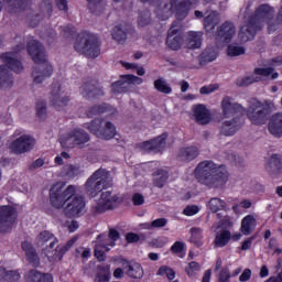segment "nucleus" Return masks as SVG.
<instances>
[{
	"mask_svg": "<svg viewBox=\"0 0 282 282\" xmlns=\"http://www.w3.org/2000/svg\"><path fill=\"white\" fill-rule=\"evenodd\" d=\"M194 173L199 184L208 188H221L228 183V170L224 165L217 167L213 161H202Z\"/></svg>",
	"mask_w": 282,
	"mask_h": 282,
	"instance_id": "obj_1",
	"label": "nucleus"
},
{
	"mask_svg": "<svg viewBox=\"0 0 282 282\" xmlns=\"http://www.w3.org/2000/svg\"><path fill=\"white\" fill-rule=\"evenodd\" d=\"M26 51L33 63L39 65L33 68V82L36 85H41L45 78H50L52 74H54V66L47 62L45 46H43V44L37 40H29Z\"/></svg>",
	"mask_w": 282,
	"mask_h": 282,
	"instance_id": "obj_2",
	"label": "nucleus"
},
{
	"mask_svg": "<svg viewBox=\"0 0 282 282\" xmlns=\"http://www.w3.org/2000/svg\"><path fill=\"white\" fill-rule=\"evenodd\" d=\"M274 15V9L269 4H261L253 14L248 18L247 24L241 26L238 36L242 43L254 40L257 33L263 30V23Z\"/></svg>",
	"mask_w": 282,
	"mask_h": 282,
	"instance_id": "obj_3",
	"label": "nucleus"
},
{
	"mask_svg": "<svg viewBox=\"0 0 282 282\" xmlns=\"http://www.w3.org/2000/svg\"><path fill=\"white\" fill-rule=\"evenodd\" d=\"M74 50L86 58H98L100 56V40L88 31H82L74 43Z\"/></svg>",
	"mask_w": 282,
	"mask_h": 282,
	"instance_id": "obj_4",
	"label": "nucleus"
},
{
	"mask_svg": "<svg viewBox=\"0 0 282 282\" xmlns=\"http://www.w3.org/2000/svg\"><path fill=\"white\" fill-rule=\"evenodd\" d=\"M0 61L4 65L0 66V85L1 87H12L14 85V77L11 72L21 74L23 72V63L12 56V53H2Z\"/></svg>",
	"mask_w": 282,
	"mask_h": 282,
	"instance_id": "obj_5",
	"label": "nucleus"
},
{
	"mask_svg": "<svg viewBox=\"0 0 282 282\" xmlns=\"http://www.w3.org/2000/svg\"><path fill=\"white\" fill-rule=\"evenodd\" d=\"M85 186L88 197H96L99 193L106 191V188H111L113 186V180H111V175L107 170L98 169L89 176Z\"/></svg>",
	"mask_w": 282,
	"mask_h": 282,
	"instance_id": "obj_6",
	"label": "nucleus"
},
{
	"mask_svg": "<svg viewBox=\"0 0 282 282\" xmlns=\"http://www.w3.org/2000/svg\"><path fill=\"white\" fill-rule=\"evenodd\" d=\"M269 113H272V102L268 100L261 101L257 98L249 100L247 117L252 124H257L258 127L265 124Z\"/></svg>",
	"mask_w": 282,
	"mask_h": 282,
	"instance_id": "obj_7",
	"label": "nucleus"
},
{
	"mask_svg": "<svg viewBox=\"0 0 282 282\" xmlns=\"http://www.w3.org/2000/svg\"><path fill=\"white\" fill-rule=\"evenodd\" d=\"M76 195V186L68 185L66 188L61 183L54 184L50 189V202L53 208L61 210L72 197Z\"/></svg>",
	"mask_w": 282,
	"mask_h": 282,
	"instance_id": "obj_8",
	"label": "nucleus"
},
{
	"mask_svg": "<svg viewBox=\"0 0 282 282\" xmlns=\"http://www.w3.org/2000/svg\"><path fill=\"white\" fill-rule=\"evenodd\" d=\"M102 124H105V127H102ZM85 128L101 140H111L116 138V126L111 121L105 123V119L102 118H98L93 120L90 123H86Z\"/></svg>",
	"mask_w": 282,
	"mask_h": 282,
	"instance_id": "obj_9",
	"label": "nucleus"
},
{
	"mask_svg": "<svg viewBox=\"0 0 282 282\" xmlns=\"http://www.w3.org/2000/svg\"><path fill=\"white\" fill-rule=\"evenodd\" d=\"M70 100L69 94L63 90V86L58 82L52 84L50 102L56 111H63V108L67 107Z\"/></svg>",
	"mask_w": 282,
	"mask_h": 282,
	"instance_id": "obj_10",
	"label": "nucleus"
},
{
	"mask_svg": "<svg viewBox=\"0 0 282 282\" xmlns=\"http://www.w3.org/2000/svg\"><path fill=\"white\" fill-rule=\"evenodd\" d=\"M199 0H170L171 11L175 14L177 21H184L193 6H197Z\"/></svg>",
	"mask_w": 282,
	"mask_h": 282,
	"instance_id": "obj_11",
	"label": "nucleus"
},
{
	"mask_svg": "<svg viewBox=\"0 0 282 282\" xmlns=\"http://www.w3.org/2000/svg\"><path fill=\"white\" fill-rule=\"evenodd\" d=\"M17 221V209L10 205L0 206V232H10Z\"/></svg>",
	"mask_w": 282,
	"mask_h": 282,
	"instance_id": "obj_12",
	"label": "nucleus"
},
{
	"mask_svg": "<svg viewBox=\"0 0 282 282\" xmlns=\"http://www.w3.org/2000/svg\"><path fill=\"white\" fill-rule=\"evenodd\" d=\"M130 85H142V77L135 75H121V79L111 84L112 94H127L131 89Z\"/></svg>",
	"mask_w": 282,
	"mask_h": 282,
	"instance_id": "obj_13",
	"label": "nucleus"
},
{
	"mask_svg": "<svg viewBox=\"0 0 282 282\" xmlns=\"http://www.w3.org/2000/svg\"><path fill=\"white\" fill-rule=\"evenodd\" d=\"M37 243L40 246H45V243L50 242V246L44 248L42 250L43 254L48 259V261H52L54 258V252L56 250V243H58V238L54 237V234H52L50 230H43L37 236Z\"/></svg>",
	"mask_w": 282,
	"mask_h": 282,
	"instance_id": "obj_14",
	"label": "nucleus"
},
{
	"mask_svg": "<svg viewBox=\"0 0 282 282\" xmlns=\"http://www.w3.org/2000/svg\"><path fill=\"white\" fill-rule=\"evenodd\" d=\"M221 113L224 118H235L238 113H246V108L230 96H225L220 102Z\"/></svg>",
	"mask_w": 282,
	"mask_h": 282,
	"instance_id": "obj_15",
	"label": "nucleus"
},
{
	"mask_svg": "<svg viewBox=\"0 0 282 282\" xmlns=\"http://www.w3.org/2000/svg\"><path fill=\"white\" fill-rule=\"evenodd\" d=\"M35 144L36 140H34L32 135L22 134L11 143L10 149L17 155H21L32 151Z\"/></svg>",
	"mask_w": 282,
	"mask_h": 282,
	"instance_id": "obj_16",
	"label": "nucleus"
},
{
	"mask_svg": "<svg viewBox=\"0 0 282 282\" xmlns=\"http://www.w3.org/2000/svg\"><path fill=\"white\" fill-rule=\"evenodd\" d=\"M166 140H169V132H163L150 141H144L141 147L148 153H164L166 150Z\"/></svg>",
	"mask_w": 282,
	"mask_h": 282,
	"instance_id": "obj_17",
	"label": "nucleus"
},
{
	"mask_svg": "<svg viewBox=\"0 0 282 282\" xmlns=\"http://www.w3.org/2000/svg\"><path fill=\"white\" fill-rule=\"evenodd\" d=\"M85 198L75 194L64 208V213L66 217H78L85 210Z\"/></svg>",
	"mask_w": 282,
	"mask_h": 282,
	"instance_id": "obj_18",
	"label": "nucleus"
},
{
	"mask_svg": "<svg viewBox=\"0 0 282 282\" xmlns=\"http://www.w3.org/2000/svg\"><path fill=\"white\" fill-rule=\"evenodd\" d=\"M113 208L115 206L111 205V192L108 191L101 193L100 199L90 208V213L96 217L107 213V210H113Z\"/></svg>",
	"mask_w": 282,
	"mask_h": 282,
	"instance_id": "obj_19",
	"label": "nucleus"
},
{
	"mask_svg": "<svg viewBox=\"0 0 282 282\" xmlns=\"http://www.w3.org/2000/svg\"><path fill=\"white\" fill-rule=\"evenodd\" d=\"M192 110L194 120L197 124H202L204 127L206 124H209V122L213 120V117L210 116V110H208V108H206V105L204 104L194 105Z\"/></svg>",
	"mask_w": 282,
	"mask_h": 282,
	"instance_id": "obj_20",
	"label": "nucleus"
},
{
	"mask_svg": "<svg viewBox=\"0 0 282 282\" xmlns=\"http://www.w3.org/2000/svg\"><path fill=\"white\" fill-rule=\"evenodd\" d=\"M121 264L127 276H129L130 279H142V276H144V269L139 262L122 259Z\"/></svg>",
	"mask_w": 282,
	"mask_h": 282,
	"instance_id": "obj_21",
	"label": "nucleus"
},
{
	"mask_svg": "<svg viewBox=\"0 0 282 282\" xmlns=\"http://www.w3.org/2000/svg\"><path fill=\"white\" fill-rule=\"evenodd\" d=\"M236 32L237 29L235 28V23L226 21L218 26L216 31V39H219V41H223L224 43H230Z\"/></svg>",
	"mask_w": 282,
	"mask_h": 282,
	"instance_id": "obj_22",
	"label": "nucleus"
},
{
	"mask_svg": "<svg viewBox=\"0 0 282 282\" xmlns=\"http://www.w3.org/2000/svg\"><path fill=\"white\" fill-rule=\"evenodd\" d=\"M135 29L129 23H121L112 29L111 36L117 43H126L128 34H133Z\"/></svg>",
	"mask_w": 282,
	"mask_h": 282,
	"instance_id": "obj_23",
	"label": "nucleus"
},
{
	"mask_svg": "<svg viewBox=\"0 0 282 282\" xmlns=\"http://www.w3.org/2000/svg\"><path fill=\"white\" fill-rule=\"evenodd\" d=\"M21 248L25 254L28 263L33 268H39V265H41V258L39 257V253L36 252V249L32 242L22 241Z\"/></svg>",
	"mask_w": 282,
	"mask_h": 282,
	"instance_id": "obj_24",
	"label": "nucleus"
},
{
	"mask_svg": "<svg viewBox=\"0 0 282 282\" xmlns=\"http://www.w3.org/2000/svg\"><path fill=\"white\" fill-rule=\"evenodd\" d=\"M69 140H72L76 147H83V144H87L91 138L87 131L80 128H75L67 134L65 142H69Z\"/></svg>",
	"mask_w": 282,
	"mask_h": 282,
	"instance_id": "obj_25",
	"label": "nucleus"
},
{
	"mask_svg": "<svg viewBox=\"0 0 282 282\" xmlns=\"http://www.w3.org/2000/svg\"><path fill=\"white\" fill-rule=\"evenodd\" d=\"M82 95L84 98H100V96H105V91L96 80H90L82 86Z\"/></svg>",
	"mask_w": 282,
	"mask_h": 282,
	"instance_id": "obj_26",
	"label": "nucleus"
},
{
	"mask_svg": "<svg viewBox=\"0 0 282 282\" xmlns=\"http://www.w3.org/2000/svg\"><path fill=\"white\" fill-rule=\"evenodd\" d=\"M241 129V122L239 118L234 117L231 120L224 121L220 126L219 133L226 138L235 135Z\"/></svg>",
	"mask_w": 282,
	"mask_h": 282,
	"instance_id": "obj_27",
	"label": "nucleus"
},
{
	"mask_svg": "<svg viewBox=\"0 0 282 282\" xmlns=\"http://www.w3.org/2000/svg\"><path fill=\"white\" fill-rule=\"evenodd\" d=\"M177 30L175 24H173L167 31L166 45L170 50L177 52L182 47V42L184 41L182 35H177Z\"/></svg>",
	"mask_w": 282,
	"mask_h": 282,
	"instance_id": "obj_28",
	"label": "nucleus"
},
{
	"mask_svg": "<svg viewBox=\"0 0 282 282\" xmlns=\"http://www.w3.org/2000/svg\"><path fill=\"white\" fill-rule=\"evenodd\" d=\"M26 282H54L52 273H43L36 269H31L24 275Z\"/></svg>",
	"mask_w": 282,
	"mask_h": 282,
	"instance_id": "obj_29",
	"label": "nucleus"
},
{
	"mask_svg": "<svg viewBox=\"0 0 282 282\" xmlns=\"http://www.w3.org/2000/svg\"><path fill=\"white\" fill-rule=\"evenodd\" d=\"M199 156V148L195 145L181 148L178 151V160L181 162H193Z\"/></svg>",
	"mask_w": 282,
	"mask_h": 282,
	"instance_id": "obj_30",
	"label": "nucleus"
},
{
	"mask_svg": "<svg viewBox=\"0 0 282 282\" xmlns=\"http://www.w3.org/2000/svg\"><path fill=\"white\" fill-rule=\"evenodd\" d=\"M31 1L32 0H4V3H7L6 10L9 14H17V12L26 10Z\"/></svg>",
	"mask_w": 282,
	"mask_h": 282,
	"instance_id": "obj_31",
	"label": "nucleus"
},
{
	"mask_svg": "<svg viewBox=\"0 0 282 282\" xmlns=\"http://www.w3.org/2000/svg\"><path fill=\"white\" fill-rule=\"evenodd\" d=\"M269 133L275 138H281L282 135V113L278 112L273 115L269 122Z\"/></svg>",
	"mask_w": 282,
	"mask_h": 282,
	"instance_id": "obj_32",
	"label": "nucleus"
},
{
	"mask_svg": "<svg viewBox=\"0 0 282 282\" xmlns=\"http://www.w3.org/2000/svg\"><path fill=\"white\" fill-rule=\"evenodd\" d=\"M76 241H77L76 238H72L65 243V246L63 247L57 246L53 253L52 261H63V257H65V253L69 252V250L74 248V243H76Z\"/></svg>",
	"mask_w": 282,
	"mask_h": 282,
	"instance_id": "obj_33",
	"label": "nucleus"
},
{
	"mask_svg": "<svg viewBox=\"0 0 282 282\" xmlns=\"http://www.w3.org/2000/svg\"><path fill=\"white\" fill-rule=\"evenodd\" d=\"M203 41H204L203 32L191 31L188 33V39H187L188 50H199V47H202Z\"/></svg>",
	"mask_w": 282,
	"mask_h": 282,
	"instance_id": "obj_34",
	"label": "nucleus"
},
{
	"mask_svg": "<svg viewBox=\"0 0 282 282\" xmlns=\"http://www.w3.org/2000/svg\"><path fill=\"white\" fill-rule=\"evenodd\" d=\"M169 182V171L164 169H158L153 172V184L156 188H164Z\"/></svg>",
	"mask_w": 282,
	"mask_h": 282,
	"instance_id": "obj_35",
	"label": "nucleus"
},
{
	"mask_svg": "<svg viewBox=\"0 0 282 282\" xmlns=\"http://www.w3.org/2000/svg\"><path fill=\"white\" fill-rule=\"evenodd\" d=\"M270 167L275 170H269L271 177H279L282 173V160L281 154H272L269 160Z\"/></svg>",
	"mask_w": 282,
	"mask_h": 282,
	"instance_id": "obj_36",
	"label": "nucleus"
},
{
	"mask_svg": "<svg viewBox=\"0 0 282 282\" xmlns=\"http://www.w3.org/2000/svg\"><path fill=\"white\" fill-rule=\"evenodd\" d=\"M231 232L228 229L220 230L215 239H214V247L215 248H226L227 243H230Z\"/></svg>",
	"mask_w": 282,
	"mask_h": 282,
	"instance_id": "obj_37",
	"label": "nucleus"
},
{
	"mask_svg": "<svg viewBox=\"0 0 282 282\" xmlns=\"http://www.w3.org/2000/svg\"><path fill=\"white\" fill-rule=\"evenodd\" d=\"M257 224V219L252 215H247L242 220H241V227L240 230L242 235L248 236L252 235V230H254V226Z\"/></svg>",
	"mask_w": 282,
	"mask_h": 282,
	"instance_id": "obj_38",
	"label": "nucleus"
},
{
	"mask_svg": "<svg viewBox=\"0 0 282 282\" xmlns=\"http://www.w3.org/2000/svg\"><path fill=\"white\" fill-rule=\"evenodd\" d=\"M217 25H219V13L212 11L207 17L204 18V28L206 32H213Z\"/></svg>",
	"mask_w": 282,
	"mask_h": 282,
	"instance_id": "obj_39",
	"label": "nucleus"
},
{
	"mask_svg": "<svg viewBox=\"0 0 282 282\" xmlns=\"http://www.w3.org/2000/svg\"><path fill=\"white\" fill-rule=\"evenodd\" d=\"M189 241L197 248H202V246H204V230H202V228L193 227L191 229Z\"/></svg>",
	"mask_w": 282,
	"mask_h": 282,
	"instance_id": "obj_40",
	"label": "nucleus"
},
{
	"mask_svg": "<svg viewBox=\"0 0 282 282\" xmlns=\"http://www.w3.org/2000/svg\"><path fill=\"white\" fill-rule=\"evenodd\" d=\"M99 272H97L95 282H109L111 279V271L109 265H98Z\"/></svg>",
	"mask_w": 282,
	"mask_h": 282,
	"instance_id": "obj_41",
	"label": "nucleus"
},
{
	"mask_svg": "<svg viewBox=\"0 0 282 282\" xmlns=\"http://www.w3.org/2000/svg\"><path fill=\"white\" fill-rule=\"evenodd\" d=\"M107 109H109V106L107 104L95 105L88 108V110L86 111V116L88 118H94V116H100L101 113H106Z\"/></svg>",
	"mask_w": 282,
	"mask_h": 282,
	"instance_id": "obj_42",
	"label": "nucleus"
},
{
	"mask_svg": "<svg viewBox=\"0 0 282 282\" xmlns=\"http://www.w3.org/2000/svg\"><path fill=\"white\" fill-rule=\"evenodd\" d=\"M253 74H256V76H271L272 80H276V78H279V73L274 72V67H267V68H254Z\"/></svg>",
	"mask_w": 282,
	"mask_h": 282,
	"instance_id": "obj_43",
	"label": "nucleus"
},
{
	"mask_svg": "<svg viewBox=\"0 0 282 282\" xmlns=\"http://www.w3.org/2000/svg\"><path fill=\"white\" fill-rule=\"evenodd\" d=\"M138 25L139 28L151 25V11H149V9L139 12Z\"/></svg>",
	"mask_w": 282,
	"mask_h": 282,
	"instance_id": "obj_44",
	"label": "nucleus"
},
{
	"mask_svg": "<svg viewBox=\"0 0 282 282\" xmlns=\"http://www.w3.org/2000/svg\"><path fill=\"white\" fill-rule=\"evenodd\" d=\"M208 206L212 213H219V210H224V208H226V202L215 197L209 200Z\"/></svg>",
	"mask_w": 282,
	"mask_h": 282,
	"instance_id": "obj_45",
	"label": "nucleus"
},
{
	"mask_svg": "<svg viewBox=\"0 0 282 282\" xmlns=\"http://www.w3.org/2000/svg\"><path fill=\"white\" fill-rule=\"evenodd\" d=\"M154 89L160 91V94H173V88H171V86H169L164 79L154 80Z\"/></svg>",
	"mask_w": 282,
	"mask_h": 282,
	"instance_id": "obj_46",
	"label": "nucleus"
},
{
	"mask_svg": "<svg viewBox=\"0 0 282 282\" xmlns=\"http://www.w3.org/2000/svg\"><path fill=\"white\" fill-rule=\"evenodd\" d=\"M109 245H105L102 242H99L96 248H95V257L98 261H105V259H107V254H105V250L106 252H109Z\"/></svg>",
	"mask_w": 282,
	"mask_h": 282,
	"instance_id": "obj_47",
	"label": "nucleus"
},
{
	"mask_svg": "<svg viewBox=\"0 0 282 282\" xmlns=\"http://www.w3.org/2000/svg\"><path fill=\"white\" fill-rule=\"evenodd\" d=\"M36 116L40 120H45V118H47V104L45 100H39L36 102Z\"/></svg>",
	"mask_w": 282,
	"mask_h": 282,
	"instance_id": "obj_48",
	"label": "nucleus"
},
{
	"mask_svg": "<svg viewBox=\"0 0 282 282\" xmlns=\"http://www.w3.org/2000/svg\"><path fill=\"white\" fill-rule=\"evenodd\" d=\"M267 25H268V33L272 34V33L276 32V30H281L282 21L279 18V15H276V19L272 20V18H271L270 20H268Z\"/></svg>",
	"mask_w": 282,
	"mask_h": 282,
	"instance_id": "obj_49",
	"label": "nucleus"
},
{
	"mask_svg": "<svg viewBox=\"0 0 282 282\" xmlns=\"http://www.w3.org/2000/svg\"><path fill=\"white\" fill-rule=\"evenodd\" d=\"M156 274L159 276H166L169 281H173V279H175V270L167 265L160 267Z\"/></svg>",
	"mask_w": 282,
	"mask_h": 282,
	"instance_id": "obj_50",
	"label": "nucleus"
},
{
	"mask_svg": "<svg viewBox=\"0 0 282 282\" xmlns=\"http://www.w3.org/2000/svg\"><path fill=\"white\" fill-rule=\"evenodd\" d=\"M242 54H246V47L237 46L235 44L228 45V47H227L228 56H242Z\"/></svg>",
	"mask_w": 282,
	"mask_h": 282,
	"instance_id": "obj_51",
	"label": "nucleus"
},
{
	"mask_svg": "<svg viewBox=\"0 0 282 282\" xmlns=\"http://www.w3.org/2000/svg\"><path fill=\"white\" fill-rule=\"evenodd\" d=\"M169 224V220L166 218H158L154 219L152 223H147L144 225V228L147 230H151V228H164Z\"/></svg>",
	"mask_w": 282,
	"mask_h": 282,
	"instance_id": "obj_52",
	"label": "nucleus"
},
{
	"mask_svg": "<svg viewBox=\"0 0 282 282\" xmlns=\"http://www.w3.org/2000/svg\"><path fill=\"white\" fill-rule=\"evenodd\" d=\"M199 270H202V267L197 261H192L187 267H185V272L189 279H193V276H195V272H199Z\"/></svg>",
	"mask_w": 282,
	"mask_h": 282,
	"instance_id": "obj_53",
	"label": "nucleus"
},
{
	"mask_svg": "<svg viewBox=\"0 0 282 282\" xmlns=\"http://www.w3.org/2000/svg\"><path fill=\"white\" fill-rule=\"evenodd\" d=\"M21 279L19 270H6L4 282H17Z\"/></svg>",
	"mask_w": 282,
	"mask_h": 282,
	"instance_id": "obj_54",
	"label": "nucleus"
},
{
	"mask_svg": "<svg viewBox=\"0 0 282 282\" xmlns=\"http://www.w3.org/2000/svg\"><path fill=\"white\" fill-rule=\"evenodd\" d=\"M254 83H259V80L252 76H246L240 79H237L238 87H250V85H252Z\"/></svg>",
	"mask_w": 282,
	"mask_h": 282,
	"instance_id": "obj_55",
	"label": "nucleus"
},
{
	"mask_svg": "<svg viewBox=\"0 0 282 282\" xmlns=\"http://www.w3.org/2000/svg\"><path fill=\"white\" fill-rule=\"evenodd\" d=\"M76 34V26L73 24H67L65 26H62V35L64 39H72Z\"/></svg>",
	"mask_w": 282,
	"mask_h": 282,
	"instance_id": "obj_56",
	"label": "nucleus"
},
{
	"mask_svg": "<svg viewBox=\"0 0 282 282\" xmlns=\"http://www.w3.org/2000/svg\"><path fill=\"white\" fill-rule=\"evenodd\" d=\"M218 282H230V279H232V275L230 274V269L224 268L218 273Z\"/></svg>",
	"mask_w": 282,
	"mask_h": 282,
	"instance_id": "obj_57",
	"label": "nucleus"
},
{
	"mask_svg": "<svg viewBox=\"0 0 282 282\" xmlns=\"http://www.w3.org/2000/svg\"><path fill=\"white\" fill-rule=\"evenodd\" d=\"M197 213H199V206L197 205H187L183 209V215H185L186 217H193L197 215Z\"/></svg>",
	"mask_w": 282,
	"mask_h": 282,
	"instance_id": "obj_58",
	"label": "nucleus"
},
{
	"mask_svg": "<svg viewBox=\"0 0 282 282\" xmlns=\"http://www.w3.org/2000/svg\"><path fill=\"white\" fill-rule=\"evenodd\" d=\"M185 246L186 243H184L183 241H175L171 247V252L173 254H182L184 252Z\"/></svg>",
	"mask_w": 282,
	"mask_h": 282,
	"instance_id": "obj_59",
	"label": "nucleus"
},
{
	"mask_svg": "<svg viewBox=\"0 0 282 282\" xmlns=\"http://www.w3.org/2000/svg\"><path fill=\"white\" fill-rule=\"evenodd\" d=\"M63 173L66 177H76L78 173V167H76L75 165H66L63 169Z\"/></svg>",
	"mask_w": 282,
	"mask_h": 282,
	"instance_id": "obj_60",
	"label": "nucleus"
},
{
	"mask_svg": "<svg viewBox=\"0 0 282 282\" xmlns=\"http://www.w3.org/2000/svg\"><path fill=\"white\" fill-rule=\"evenodd\" d=\"M202 58L203 61H205V63H213V61H217V54L215 53V51H212V52L205 51L202 54Z\"/></svg>",
	"mask_w": 282,
	"mask_h": 282,
	"instance_id": "obj_61",
	"label": "nucleus"
},
{
	"mask_svg": "<svg viewBox=\"0 0 282 282\" xmlns=\"http://www.w3.org/2000/svg\"><path fill=\"white\" fill-rule=\"evenodd\" d=\"M132 204L133 206H142V204H144V196L140 193H135L132 196Z\"/></svg>",
	"mask_w": 282,
	"mask_h": 282,
	"instance_id": "obj_62",
	"label": "nucleus"
},
{
	"mask_svg": "<svg viewBox=\"0 0 282 282\" xmlns=\"http://www.w3.org/2000/svg\"><path fill=\"white\" fill-rule=\"evenodd\" d=\"M126 241L128 243H138V241H140V236L138 234H134V232H128L126 235Z\"/></svg>",
	"mask_w": 282,
	"mask_h": 282,
	"instance_id": "obj_63",
	"label": "nucleus"
},
{
	"mask_svg": "<svg viewBox=\"0 0 282 282\" xmlns=\"http://www.w3.org/2000/svg\"><path fill=\"white\" fill-rule=\"evenodd\" d=\"M44 10L47 14V17H52V13L54 12V7L52 4V0H43Z\"/></svg>",
	"mask_w": 282,
	"mask_h": 282,
	"instance_id": "obj_64",
	"label": "nucleus"
}]
</instances>
